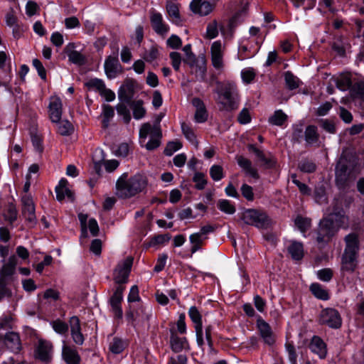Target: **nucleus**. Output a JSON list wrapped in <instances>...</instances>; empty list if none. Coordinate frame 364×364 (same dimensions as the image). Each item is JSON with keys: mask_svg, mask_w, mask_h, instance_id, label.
Segmentation results:
<instances>
[{"mask_svg": "<svg viewBox=\"0 0 364 364\" xmlns=\"http://www.w3.org/2000/svg\"><path fill=\"white\" fill-rule=\"evenodd\" d=\"M148 185L147 177L142 173H136L128 178L123 173L117 181L116 194L122 198H129L144 191Z\"/></svg>", "mask_w": 364, "mask_h": 364, "instance_id": "f257e3e1", "label": "nucleus"}, {"mask_svg": "<svg viewBox=\"0 0 364 364\" xmlns=\"http://www.w3.org/2000/svg\"><path fill=\"white\" fill-rule=\"evenodd\" d=\"M218 94L216 101L220 105V109L232 111L237 109L239 105V95L236 85L227 82L215 90Z\"/></svg>", "mask_w": 364, "mask_h": 364, "instance_id": "f03ea898", "label": "nucleus"}, {"mask_svg": "<svg viewBox=\"0 0 364 364\" xmlns=\"http://www.w3.org/2000/svg\"><path fill=\"white\" fill-rule=\"evenodd\" d=\"M241 218L245 223L258 228H267L271 225V220L267 213L259 210H246L242 213Z\"/></svg>", "mask_w": 364, "mask_h": 364, "instance_id": "7ed1b4c3", "label": "nucleus"}, {"mask_svg": "<svg viewBox=\"0 0 364 364\" xmlns=\"http://www.w3.org/2000/svg\"><path fill=\"white\" fill-rule=\"evenodd\" d=\"M149 134L151 135V139L146 143L145 147L147 150L151 151L160 145L161 131L159 126H151L149 123L143 124L139 130L140 139L145 140Z\"/></svg>", "mask_w": 364, "mask_h": 364, "instance_id": "20e7f679", "label": "nucleus"}, {"mask_svg": "<svg viewBox=\"0 0 364 364\" xmlns=\"http://www.w3.org/2000/svg\"><path fill=\"white\" fill-rule=\"evenodd\" d=\"M337 231L333 220L323 218L319 223L316 240L318 243H328Z\"/></svg>", "mask_w": 364, "mask_h": 364, "instance_id": "39448f33", "label": "nucleus"}, {"mask_svg": "<svg viewBox=\"0 0 364 364\" xmlns=\"http://www.w3.org/2000/svg\"><path fill=\"white\" fill-rule=\"evenodd\" d=\"M354 178L355 175L348 170L346 160L341 159L336 166V181L337 185L340 187H343Z\"/></svg>", "mask_w": 364, "mask_h": 364, "instance_id": "423d86ee", "label": "nucleus"}, {"mask_svg": "<svg viewBox=\"0 0 364 364\" xmlns=\"http://www.w3.org/2000/svg\"><path fill=\"white\" fill-rule=\"evenodd\" d=\"M217 0H192L190 4L191 11L200 16L210 14L215 6Z\"/></svg>", "mask_w": 364, "mask_h": 364, "instance_id": "0eeeda50", "label": "nucleus"}, {"mask_svg": "<svg viewBox=\"0 0 364 364\" xmlns=\"http://www.w3.org/2000/svg\"><path fill=\"white\" fill-rule=\"evenodd\" d=\"M104 68L107 77L109 79L115 78L122 73V68L118 59L117 52L114 53V55H109L105 59Z\"/></svg>", "mask_w": 364, "mask_h": 364, "instance_id": "6e6552de", "label": "nucleus"}, {"mask_svg": "<svg viewBox=\"0 0 364 364\" xmlns=\"http://www.w3.org/2000/svg\"><path fill=\"white\" fill-rule=\"evenodd\" d=\"M320 322L331 328H338L341 326V318L338 311L334 309H323L320 314Z\"/></svg>", "mask_w": 364, "mask_h": 364, "instance_id": "1a4fd4ad", "label": "nucleus"}, {"mask_svg": "<svg viewBox=\"0 0 364 364\" xmlns=\"http://www.w3.org/2000/svg\"><path fill=\"white\" fill-rule=\"evenodd\" d=\"M133 259L127 257L119 264L114 272V279L117 284L126 283L132 265Z\"/></svg>", "mask_w": 364, "mask_h": 364, "instance_id": "9d476101", "label": "nucleus"}, {"mask_svg": "<svg viewBox=\"0 0 364 364\" xmlns=\"http://www.w3.org/2000/svg\"><path fill=\"white\" fill-rule=\"evenodd\" d=\"M53 346L51 343L44 340H39L35 350L36 358L42 362L48 363L51 360Z\"/></svg>", "mask_w": 364, "mask_h": 364, "instance_id": "9b49d317", "label": "nucleus"}, {"mask_svg": "<svg viewBox=\"0 0 364 364\" xmlns=\"http://www.w3.org/2000/svg\"><path fill=\"white\" fill-rule=\"evenodd\" d=\"M150 21L154 31L159 35H166L168 30V26L164 21L160 13L152 10L150 11Z\"/></svg>", "mask_w": 364, "mask_h": 364, "instance_id": "f8f14e48", "label": "nucleus"}, {"mask_svg": "<svg viewBox=\"0 0 364 364\" xmlns=\"http://www.w3.org/2000/svg\"><path fill=\"white\" fill-rule=\"evenodd\" d=\"M0 341H4L6 347L14 353H18L21 348L19 335L15 332H9L4 336L0 334Z\"/></svg>", "mask_w": 364, "mask_h": 364, "instance_id": "ddd939ff", "label": "nucleus"}, {"mask_svg": "<svg viewBox=\"0 0 364 364\" xmlns=\"http://www.w3.org/2000/svg\"><path fill=\"white\" fill-rule=\"evenodd\" d=\"M69 326L73 341L77 345H82L85 341V337L81 332L80 321L78 317L75 316H72L69 320Z\"/></svg>", "mask_w": 364, "mask_h": 364, "instance_id": "4468645a", "label": "nucleus"}, {"mask_svg": "<svg viewBox=\"0 0 364 364\" xmlns=\"http://www.w3.org/2000/svg\"><path fill=\"white\" fill-rule=\"evenodd\" d=\"M211 61L213 67L217 70H220L223 67V46L220 41L213 43L210 48Z\"/></svg>", "mask_w": 364, "mask_h": 364, "instance_id": "2eb2a0df", "label": "nucleus"}, {"mask_svg": "<svg viewBox=\"0 0 364 364\" xmlns=\"http://www.w3.org/2000/svg\"><path fill=\"white\" fill-rule=\"evenodd\" d=\"M170 346L172 350L175 353L181 352L183 350H189L188 342L185 337H179L175 330H170Z\"/></svg>", "mask_w": 364, "mask_h": 364, "instance_id": "dca6fc26", "label": "nucleus"}, {"mask_svg": "<svg viewBox=\"0 0 364 364\" xmlns=\"http://www.w3.org/2000/svg\"><path fill=\"white\" fill-rule=\"evenodd\" d=\"M257 327L264 342L269 346L273 345L275 339L269 325L264 320L259 319L257 321Z\"/></svg>", "mask_w": 364, "mask_h": 364, "instance_id": "f3484780", "label": "nucleus"}, {"mask_svg": "<svg viewBox=\"0 0 364 364\" xmlns=\"http://www.w3.org/2000/svg\"><path fill=\"white\" fill-rule=\"evenodd\" d=\"M62 114V102L58 97H53L50 99L49 105V116L53 122H58L61 119Z\"/></svg>", "mask_w": 364, "mask_h": 364, "instance_id": "a211bd4d", "label": "nucleus"}, {"mask_svg": "<svg viewBox=\"0 0 364 364\" xmlns=\"http://www.w3.org/2000/svg\"><path fill=\"white\" fill-rule=\"evenodd\" d=\"M192 104L196 108L195 112V120L198 123H202L207 120L208 112L203 102L198 98L195 97L192 100Z\"/></svg>", "mask_w": 364, "mask_h": 364, "instance_id": "6ab92c4d", "label": "nucleus"}, {"mask_svg": "<svg viewBox=\"0 0 364 364\" xmlns=\"http://www.w3.org/2000/svg\"><path fill=\"white\" fill-rule=\"evenodd\" d=\"M75 44L73 43H68L65 48V52L66 53L68 59L70 62L74 64L79 65H84L85 63V57L80 52L75 50Z\"/></svg>", "mask_w": 364, "mask_h": 364, "instance_id": "aec40b11", "label": "nucleus"}, {"mask_svg": "<svg viewBox=\"0 0 364 364\" xmlns=\"http://www.w3.org/2000/svg\"><path fill=\"white\" fill-rule=\"evenodd\" d=\"M310 350L317 354L319 358H324L326 355V348L324 342L318 336H314L309 344Z\"/></svg>", "mask_w": 364, "mask_h": 364, "instance_id": "412c9836", "label": "nucleus"}, {"mask_svg": "<svg viewBox=\"0 0 364 364\" xmlns=\"http://www.w3.org/2000/svg\"><path fill=\"white\" fill-rule=\"evenodd\" d=\"M356 258V255L343 253L341 261V270L353 272L357 266Z\"/></svg>", "mask_w": 364, "mask_h": 364, "instance_id": "4be33fe9", "label": "nucleus"}, {"mask_svg": "<svg viewBox=\"0 0 364 364\" xmlns=\"http://www.w3.org/2000/svg\"><path fill=\"white\" fill-rule=\"evenodd\" d=\"M68 181L65 178H62L58 185L55 187L56 198L59 201H62L65 197L73 200V193L67 187Z\"/></svg>", "mask_w": 364, "mask_h": 364, "instance_id": "5701e85b", "label": "nucleus"}, {"mask_svg": "<svg viewBox=\"0 0 364 364\" xmlns=\"http://www.w3.org/2000/svg\"><path fill=\"white\" fill-rule=\"evenodd\" d=\"M134 95L133 85L132 82H127L121 87L118 91V98L120 101L127 104L132 103Z\"/></svg>", "mask_w": 364, "mask_h": 364, "instance_id": "b1692460", "label": "nucleus"}, {"mask_svg": "<svg viewBox=\"0 0 364 364\" xmlns=\"http://www.w3.org/2000/svg\"><path fill=\"white\" fill-rule=\"evenodd\" d=\"M336 87L341 91L349 90L353 82L350 73H342L334 78Z\"/></svg>", "mask_w": 364, "mask_h": 364, "instance_id": "393cba45", "label": "nucleus"}, {"mask_svg": "<svg viewBox=\"0 0 364 364\" xmlns=\"http://www.w3.org/2000/svg\"><path fill=\"white\" fill-rule=\"evenodd\" d=\"M346 246L344 253L353 254L357 255L358 250V239L355 234H349L345 237Z\"/></svg>", "mask_w": 364, "mask_h": 364, "instance_id": "a878e982", "label": "nucleus"}, {"mask_svg": "<svg viewBox=\"0 0 364 364\" xmlns=\"http://www.w3.org/2000/svg\"><path fill=\"white\" fill-rule=\"evenodd\" d=\"M237 161L238 165L246 172L247 174L254 178H258L259 176L255 168H252L251 161L242 156H239L237 157Z\"/></svg>", "mask_w": 364, "mask_h": 364, "instance_id": "bb28decb", "label": "nucleus"}, {"mask_svg": "<svg viewBox=\"0 0 364 364\" xmlns=\"http://www.w3.org/2000/svg\"><path fill=\"white\" fill-rule=\"evenodd\" d=\"M350 96L352 99H360L364 101V80L353 82L350 89Z\"/></svg>", "mask_w": 364, "mask_h": 364, "instance_id": "cd10ccee", "label": "nucleus"}, {"mask_svg": "<svg viewBox=\"0 0 364 364\" xmlns=\"http://www.w3.org/2000/svg\"><path fill=\"white\" fill-rule=\"evenodd\" d=\"M63 356L68 364H79L80 356L77 352L69 346L63 347Z\"/></svg>", "mask_w": 364, "mask_h": 364, "instance_id": "c85d7f7f", "label": "nucleus"}, {"mask_svg": "<svg viewBox=\"0 0 364 364\" xmlns=\"http://www.w3.org/2000/svg\"><path fill=\"white\" fill-rule=\"evenodd\" d=\"M304 136L305 141L308 144L312 145L316 143L319 139L317 127L314 125H309L306 127L304 132Z\"/></svg>", "mask_w": 364, "mask_h": 364, "instance_id": "c756f323", "label": "nucleus"}, {"mask_svg": "<svg viewBox=\"0 0 364 364\" xmlns=\"http://www.w3.org/2000/svg\"><path fill=\"white\" fill-rule=\"evenodd\" d=\"M17 264V258L16 256H11L8 260V262L2 267L1 268V277L4 278V277L11 276L14 274L16 266Z\"/></svg>", "mask_w": 364, "mask_h": 364, "instance_id": "7c9ffc66", "label": "nucleus"}, {"mask_svg": "<svg viewBox=\"0 0 364 364\" xmlns=\"http://www.w3.org/2000/svg\"><path fill=\"white\" fill-rule=\"evenodd\" d=\"M288 252L291 255L292 259L299 260L304 256L303 245L300 242H294L289 246Z\"/></svg>", "mask_w": 364, "mask_h": 364, "instance_id": "2f4dec72", "label": "nucleus"}, {"mask_svg": "<svg viewBox=\"0 0 364 364\" xmlns=\"http://www.w3.org/2000/svg\"><path fill=\"white\" fill-rule=\"evenodd\" d=\"M326 218L333 220L334 226L337 228V230H338L340 228L347 227L348 218L343 212L332 213Z\"/></svg>", "mask_w": 364, "mask_h": 364, "instance_id": "473e14b6", "label": "nucleus"}, {"mask_svg": "<svg viewBox=\"0 0 364 364\" xmlns=\"http://www.w3.org/2000/svg\"><path fill=\"white\" fill-rule=\"evenodd\" d=\"M132 111L133 116L135 119H140L146 114V109L144 107V102L142 100L133 101L129 104Z\"/></svg>", "mask_w": 364, "mask_h": 364, "instance_id": "72a5a7b5", "label": "nucleus"}, {"mask_svg": "<svg viewBox=\"0 0 364 364\" xmlns=\"http://www.w3.org/2000/svg\"><path fill=\"white\" fill-rule=\"evenodd\" d=\"M248 149L250 151L254 152L259 161H261L267 168H270L274 166V161L271 158L266 157L262 151L259 150L255 145H249Z\"/></svg>", "mask_w": 364, "mask_h": 364, "instance_id": "f704fd0d", "label": "nucleus"}, {"mask_svg": "<svg viewBox=\"0 0 364 364\" xmlns=\"http://www.w3.org/2000/svg\"><path fill=\"white\" fill-rule=\"evenodd\" d=\"M206 237H203L198 232L193 233L190 235L189 240L192 245L191 252V254H194L198 250L201 248V245L203 243V241L206 239Z\"/></svg>", "mask_w": 364, "mask_h": 364, "instance_id": "c9c22d12", "label": "nucleus"}, {"mask_svg": "<svg viewBox=\"0 0 364 364\" xmlns=\"http://www.w3.org/2000/svg\"><path fill=\"white\" fill-rule=\"evenodd\" d=\"M310 290L311 293L319 299L328 300L329 298L328 291L318 283L311 284L310 286Z\"/></svg>", "mask_w": 364, "mask_h": 364, "instance_id": "e433bc0d", "label": "nucleus"}, {"mask_svg": "<svg viewBox=\"0 0 364 364\" xmlns=\"http://www.w3.org/2000/svg\"><path fill=\"white\" fill-rule=\"evenodd\" d=\"M287 119V115L281 109L274 112L269 118V122L275 126H282Z\"/></svg>", "mask_w": 364, "mask_h": 364, "instance_id": "4c0bfd02", "label": "nucleus"}, {"mask_svg": "<svg viewBox=\"0 0 364 364\" xmlns=\"http://www.w3.org/2000/svg\"><path fill=\"white\" fill-rule=\"evenodd\" d=\"M159 55V47L156 45H152L146 49L143 54V58L149 63L155 60Z\"/></svg>", "mask_w": 364, "mask_h": 364, "instance_id": "58836bf2", "label": "nucleus"}, {"mask_svg": "<svg viewBox=\"0 0 364 364\" xmlns=\"http://www.w3.org/2000/svg\"><path fill=\"white\" fill-rule=\"evenodd\" d=\"M124 290V287L122 286H119L117 287L114 293L110 299V305L111 307L114 306H121V302L123 298V291Z\"/></svg>", "mask_w": 364, "mask_h": 364, "instance_id": "ea45409f", "label": "nucleus"}, {"mask_svg": "<svg viewBox=\"0 0 364 364\" xmlns=\"http://www.w3.org/2000/svg\"><path fill=\"white\" fill-rule=\"evenodd\" d=\"M218 208L223 213L232 215L235 213L236 209L232 203L230 201L222 199L219 200L218 202Z\"/></svg>", "mask_w": 364, "mask_h": 364, "instance_id": "a19ab883", "label": "nucleus"}, {"mask_svg": "<svg viewBox=\"0 0 364 364\" xmlns=\"http://www.w3.org/2000/svg\"><path fill=\"white\" fill-rule=\"evenodd\" d=\"M181 129L183 134L190 142L196 145L198 144L195 132L189 125L183 122L181 124Z\"/></svg>", "mask_w": 364, "mask_h": 364, "instance_id": "79ce46f5", "label": "nucleus"}, {"mask_svg": "<svg viewBox=\"0 0 364 364\" xmlns=\"http://www.w3.org/2000/svg\"><path fill=\"white\" fill-rule=\"evenodd\" d=\"M188 315L192 321L195 323V328L198 327L202 328L201 315L196 306H191L189 309Z\"/></svg>", "mask_w": 364, "mask_h": 364, "instance_id": "37998d69", "label": "nucleus"}, {"mask_svg": "<svg viewBox=\"0 0 364 364\" xmlns=\"http://www.w3.org/2000/svg\"><path fill=\"white\" fill-rule=\"evenodd\" d=\"M284 80L287 86L290 90H294L299 86V80L289 71L285 73Z\"/></svg>", "mask_w": 364, "mask_h": 364, "instance_id": "c03bdc74", "label": "nucleus"}, {"mask_svg": "<svg viewBox=\"0 0 364 364\" xmlns=\"http://www.w3.org/2000/svg\"><path fill=\"white\" fill-rule=\"evenodd\" d=\"M103 120L102 124L104 127H107L110 119L114 115V109L109 105H104L103 107Z\"/></svg>", "mask_w": 364, "mask_h": 364, "instance_id": "a18cd8bd", "label": "nucleus"}, {"mask_svg": "<svg viewBox=\"0 0 364 364\" xmlns=\"http://www.w3.org/2000/svg\"><path fill=\"white\" fill-rule=\"evenodd\" d=\"M58 132L63 136L70 134L73 131V125L68 120H60L58 122Z\"/></svg>", "mask_w": 364, "mask_h": 364, "instance_id": "49530a36", "label": "nucleus"}, {"mask_svg": "<svg viewBox=\"0 0 364 364\" xmlns=\"http://www.w3.org/2000/svg\"><path fill=\"white\" fill-rule=\"evenodd\" d=\"M124 343L118 338H114L109 343V350L114 354L120 353L124 348Z\"/></svg>", "mask_w": 364, "mask_h": 364, "instance_id": "de8ad7c7", "label": "nucleus"}, {"mask_svg": "<svg viewBox=\"0 0 364 364\" xmlns=\"http://www.w3.org/2000/svg\"><path fill=\"white\" fill-rule=\"evenodd\" d=\"M118 114L122 116L124 122L126 124L129 123L131 120L130 112L124 103H119L116 106Z\"/></svg>", "mask_w": 364, "mask_h": 364, "instance_id": "09e8293b", "label": "nucleus"}, {"mask_svg": "<svg viewBox=\"0 0 364 364\" xmlns=\"http://www.w3.org/2000/svg\"><path fill=\"white\" fill-rule=\"evenodd\" d=\"M193 180L196 183V188L198 190H203L207 184V181L203 173H196Z\"/></svg>", "mask_w": 364, "mask_h": 364, "instance_id": "8fccbe9b", "label": "nucleus"}, {"mask_svg": "<svg viewBox=\"0 0 364 364\" xmlns=\"http://www.w3.org/2000/svg\"><path fill=\"white\" fill-rule=\"evenodd\" d=\"M51 325L53 330L58 333L63 334L68 331V324L60 319L53 321Z\"/></svg>", "mask_w": 364, "mask_h": 364, "instance_id": "3c124183", "label": "nucleus"}, {"mask_svg": "<svg viewBox=\"0 0 364 364\" xmlns=\"http://www.w3.org/2000/svg\"><path fill=\"white\" fill-rule=\"evenodd\" d=\"M299 168L305 173H312L316 170V165L312 161L305 159L299 162Z\"/></svg>", "mask_w": 364, "mask_h": 364, "instance_id": "603ef678", "label": "nucleus"}, {"mask_svg": "<svg viewBox=\"0 0 364 364\" xmlns=\"http://www.w3.org/2000/svg\"><path fill=\"white\" fill-rule=\"evenodd\" d=\"M210 175L214 181H220L223 178V172L222 166L219 165H213L210 169Z\"/></svg>", "mask_w": 364, "mask_h": 364, "instance_id": "864d4df0", "label": "nucleus"}, {"mask_svg": "<svg viewBox=\"0 0 364 364\" xmlns=\"http://www.w3.org/2000/svg\"><path fill=\"white\" fill-rule=\"evenodd\" d=\"M181 146L182 144L179 141H170L167 144L164 149V154L166 156H171L174 152L180 149Z\"/></svg>", "mask_w": 364, "mask_h": 364, "instance_id": "5fc2aeb1", "label": "nucleus"}, {"mask_svg": "<svg viewBox=\"0 0 364 364\" xmlns=\"http://www.w3.org/2000/svg\"><path fill=\"white\" fill-rule=\"evenodd\" d=\"M218 34V24L216 21H213L210 23L207 26L206 30V38L212 39L215 38Z\"/></svg>", "mask_w": 364, "mask_h": 364, "instance_id": "6e6d98bb", "label": "nucleus"}, {"mask_svg": "<svg viewBox=\"0 0 364 364\" xmlns=\"http://www.w3.org/2000/svg\"><path fill=\"white\" fill-rule=\"evenodd\" d=\"M295 225L297 226V228L303 232H304L311 225L310 220L307 218H304L302 217L298 216L295 219Z\"/></svg>", "mask_w": 364, "mask_h": 364, "instance_id": "4d7b16f0", "label": "nucleus"}, {"mask_svg": "<svg viewBox=\"0 0 364 364\" xmlns=\"http://www.w3.org/2000/svg\"><path fill=\"white\" fill-rule=\"evenodd\" d=\"M22 212L26 219L29 222L33 223L36 220L34 205L23 207Z\"/></svg>", "mask_w": 364, "mask_h": 364, "instance_id": "13d9d810", "label": "nucleus"}, {"mask_svg": "<svg viewBox=\"0 0 364 364\" xmlns=\"http://www.w3.org/2000/svg\"><path fill=\"white\" fill-rule=\"evenodd\" d=\"M12 295L11 291L6 287V282L4 278H0V301L9 298Z\"/></svg>", "mask_w": 364, "mask_h": 364, "instance_id": "bf43d9fd", "label": "nucleus"}, {"mask_svg": "<svg viewBox=\"0 0 364 364\" xmlns=\"http://www.w3.org/2000/svg\"><path fill=\"white\" fill-rule=\"evenodd\" d=\"M171 60V65L176 71H178L182 61L181 55L178 52H171L169 55Z\"/></svg>", "mask_w": 364, "mask_h": 364, "instance_id": "052dcab7", "label": "nucleus"}, {"mask_svg": "<svg viewBox=\"0 0 364 364\" xmlns=\"http://www.w3.org/2000/svg\"><path fill=\"white\" fill-rule=\"evenodd\" d=\"M167 12L171 18H179V10L178 5L173 2H168L166 5Z\"/></svg>", "mask_w": 364, "mask_h": 364, "instance_id": "680f3d73", "label": "nucleus"}, {"mask_svg": "<svg viewBox=\"0 0 364 364\" xmlns=\"http://www.w3.org/2000/svg\"><path fill=\"white\" fill-rule=\"evenodd\" d=\"M318 278L323 282H329L333 277V271L331 269L325 268L317 272Z\"/></svg>", "mask_w": 364, "mask_h": 364, "instance_id": "e2e57ef3", "label": "nucleus"}, {"mask_svg": "<svg viewBox=\"0 0 364 364\" xmlns=\"http://www.w3.org/2000/svg\"><path fill=\"white\" fill-rule=\"evenodd\" d=\"M87 85L90 88L95 89L96 90H97L100 92V94L102 92V91L106 87L104 82L102 80H99V79H92V80H90L87 83Z\"/></svg>", "mask_w": 364, "mask_h": 364, "instance_id": "0e129e2a", "label": "nucleus"}, {"mask_svg": "<svg viewBox=\"0 0 364 364\" xmlns=\"http://www.w3.org/2000/svg\"><path fill=\"white\" fill-rule=\"evenodd\" d=\"M6 25L13 27L14 32L18 28V26L17 24V18L14 14L13 10H11L10 12H9L6 15Z\"/></svg>", "mask_w": 364, "mask_h": 364, "instance_id": "69168bd1", "label": "nucleus"}, {"mask_svg": "<svg viewBox=\"0 0 364 364\" xmlns=\"http://www.w3.org/2000/svg\"><path fill=\"white\" fill-rule=\"evenodd\" d=\"M166 43L171 48L177 49L181 46L182 41L178 36L172 35L168 38Z\"/></svg>", "mask_w": 364, "mask_h": 364, "instance_id": "338daca9", "label": "nucleus"}, {"mask_svg": "<svg viewBox=\"0 0 364 364\" xmlns=\"http://www.w3.org/2000/svg\"><path fill=\"white\" fill-rule=\"evenodd\" d=\"M286 350L288 353L289 360L291 364H296V353L294 346L292 343H287L285 345Z\"/></svg>", "mask_w": 364, "mask_h": 364, "instance_id": "774afa93", "label": "nucleus"}]
</instances>
